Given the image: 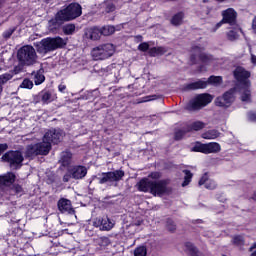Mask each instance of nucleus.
<instances>
[{"instance_id":"nucleus-1","label":"nucleus","mask_w":256,"mask_h":256,"mask_svg":"<svg viewBox=\"0 0 256 256\" xmlns=\"http://www.w3.org/2000/svg\"><path fill=\"white\" fill-rule=\"evenodd\" d=\"M34 47L40 55H47V53L57 51V49H65V47H67V41L60 36L46 37L41 41L36 42Z\"/></svg>"},{"instance_id":"nucleus-2","label":"nucleus","mask_w":256,"mask_h":256,"mask_svg":"<svg viewBox=\"0 0 256 256\" xmlns=\"http://www.w3.org/2000/svg\"><path fill=\"white\" fill-rule=\"evenodd\" d=\"M52 149L51 143L47 142L45 138L42 139V142L36 144H30L26 148L25 157L26 159H35L39 155H47Z\"/></svg>"},{"instance_id":"nucleus-3","label":"nucleus","mask_w":256,"mask_h":256,"mask_svg":"<svg viewBox=\"0 0 256 256\" xmlns=\"http://www.w3.org/2000/svg\"><path fill=\"white\" fill-rule=\"evenodd\" d=\"M136 187L140 193H151L152 195L161 197V181L144 177L137 182Z\"/></svg>"},{"instance_id":"nucleus-4","label":"nucleus","mask_w":256,"mask_h":256,"mask_svg":"<svg viewBox=\"0 0 256 256\" xmlns=\"http://www.w3.org/2000/svg\"><path fill=\"white\" fill-rule=\"evenodd\" d=\"M17 59L21 65H35L37 63V52L33 46L24 45L18 50Z\"/></svg>"},{"instance_id":"nucleus-5","label":"nucleus","mask_w":256,"mask_h":256,"mask_svg":"<svg viewBox=\"0 0 256 256\" xmlns=\"http://www.w3.org/2000/svg\"><path fill=\"white\" fill-rule=\"evenodd\" d=\"M1 159L3 163H8L10 169H13V171H19L23 167V161H25L23 153L19 150L7 151L2 155Z\"/></svg>"},{"instance_id":"nucleus-6","label":"nucleus","mask_w":256,"mask_h":256,"mask_svg":"<svg viewBox=\"0 0 256 256\" xmlns=\"http://www.w3.org/2000/svg\"><path fill=\"white\" fill-rule=\"evenodd\" d=\"M115 53V46L111 43L99 45L92 50V57L95 61L109 59Z\"/></svg>"},{"instance_id":"nucleus-7","label":"nucleus","mask_w":256,"mask_h":256,"mask_svg":"<svg viewBox=\"0 0 256 256\" xmlns=\"http://www.w3.org/2000/svg\"><path fill=\"white\" fill-rule=\"evenodd\" d=\"M213 101V96L208 93L199 94L193 100H190L186 106L188 111H199L201 107H207Z\"/></svg>"},{"instance_id":"nucleus-8","label":"nucleus","mask_w":256,"mask_h":256,"mask_svg":"<svg viewBox=\"0 0 256 256\" xmlns=\"http://www.w3.org/2000/svg\"><path fill=\"white\" fill-rule=\"evenodd\" d=\"M221 83H223V77L211 75L207 81L198 80L187 84L186 89L197 91V89H207L208 85H221Z\"/></svg>"},{"instance_id":"nucleus-9","label":"nucleus","mask_w":256,"mask_h":256,"mask_svg":"<svg viewBox=\"0 0 256 256\" xmlns=\"http://www.w3.org/2000/svg\"><path fill=\"white\" fill-rule=\"evenodd\" d=\"M58 12H60L64 20L73 21V19H77V17H81V15H83V8L79 3H71L66 8Z\"/></svg>"},{"instance_id":"nucleus-10","label":"nucleus","mask_w":256,"mask_h":256,"mask_svg":"<svg viewBox=\"0 0 256 256\" xmlns=\"http://www.w3.org/2000/svg\"><path fill=\"white\" fill-rule=\"evenodd\" d=\"M194 153H203L204 155H210V153H219L221 151V144L217 142H209L203 144L196 142L192 147Z\"/></svg>"},{"instance_id":"nucleus-11","label":"nucleus","mask_w":256,"mask_h":256,"mask_svg":"<svg viewBox=\"0 0 256 256\" xmlns=\"http://www.w3.org/2000/svg\"><path fill=\"white\" fill-rule=\"evenodd\" d=\"M125 177V171L123 170H115L109 172H103L100 177H98V181L100 185H105V183H119L121 179Z\"/></svg>"},{"instance_id":"nucleus-12","label":"nucleus","mask_w":256,"mask_h":256,"mask_svg":"<svg viewBox=\"0 0 256 256\" xmlns=\"http://www.w3.org/2000/svg\"><path fill=\"white\" fill-rule=\"evenodd\" d=\"M191 51L198 53V59H199L200 63H202L198 67L199 71H203L205 65H211V63H213V61H215V57L212 54L203 52V51H205L204 47L194 45L191 47Z\"/></svg>"},{"instance_id":"nucleus-13","label":"nucleus","mask_w":256,"mask_h":256,"mask_svg":"<svg viewBox=\"0 0 256 256\" xmlns=\"http://www.w3.org/2000/svg\"><path fill=\"white\" fill-rule=\"evenodd\" d=\"M233 75L236 81H238L241 86L251 87V81L249 80V77H251V72L245 70V68L241 66H238L233 71Z\"/></svg>"},{"instance_id":"nucleus-14","label":"nucleus","mask_w":256,"mask_h":256,"mask_svg":"<svg viewBox=\"0 0 256 256\" xmlns=\"http://www.w3.org/2000/svg\"><path fill=\"white\" fill-rule=\"evenodd\" d=\"M235 88H231L226 91L221 97H217L215 100L217 107H225L227 109L230 105H233L235 101Z\"/></svg>"},{"instance_id":"nucleus-15","label":"nucleus","mask_w":256,"mask_h":256,"mask_svg":"<svg viewBox=\"0 0 256 256\" xmlns=\"http://www.w3.org/2000/svg\"><path fill=\"white\" fill-rule=\"evenodd\" d=\"M44 141L50 143V145H59L63 141V131L57 129L48 130L43 137Z\"/></svg>"},{"instance_id":"nucleus-16","label":"nucleus","mask_w":256,"mask_h":256,"mask_svg":"<svg viewBox=\"0 0 256 256\" xmlns=\"http://www.w3.org/2000/svg\"><path fill=\"white\" fill-rule=\"evenodd\" d=\"M94 227H99L100 231H111L114 227L113 222L108 216H99L93 222Z\"/></svg>"},{"instance_id":"nucleus-17","label":"nucleus","mask_w":256,"mask_h":256,"mask_svg":"<svg viewBox=\"0 0 256 256\" xmlns=\"http://www.w3.org/2000/svg\"><path fill=\"white\" fill-rule=\"evenodd\" d=\"M65 21H67L58 11L55 15V18H52L49 21V30L52 33H57V31H59V29H61V27L63 26V23H65Z\"/></svg>"},{"instance_id":"nucleus-18","label":"nucleus","mask_w":256,"mask_h":256,"mask_svg":"<svg viewBox=\"0 0 256 256\" xmlns=\"http://www.w3.org/2000/svg\"><path fill=\"white\" fill-rule=\"evenodd\" d=\"M222 23L235 25V23H237V11L233 8H227L222 11Z\"/></svg>"},{"instance_id":"nucleus-19","label":"nucleus","mask_w":256,"mask_h":256,"mask_svg":"<svg viewBox=\"0 0 256 256\" xmlns=\"http://www.w3.org/2000/svg\"><path fill=\"white\" fill-rule=\"evenodd\" d=\"M15 181H17V175L13 172H6L5 174L0 175V189L13 186Z\"/></svg>"},{"instance_id":"nucleus-20","label":"nucleus","mask_w":256,"mask_h":256,"mask_svg":"<svg viewBox=\"0 0 256 256\" xmlns=\"http://www.w3.org/2000/svg\"><path fill=\"white\" fill-rule=\"evenodd\" d=\"M57 205L60 213H68L69 215H73V213H75L73 205L71 204V200L67 198H61Z\"/></svg>"},{"instance_id":"nucleus-21","label":"nucleus","mask_w":256,"mask_h":256,"mask_svg":"<svg viewBox=\"0 0 256 256\" xmlns=\"http://www.w3.org/2000/svg\"><path fill=\"white\" fill-rule=\"evenodd\" d=\"M199 187H202L204 185L205 189H208L210 191H213L217 189V182L213 179H209V173L206 172L202 175L198 182Z\"/></svg>"},{"instance_id":"nucleus-22","label":"nucleus","mask_w":256,"mask_h":256,"mask_svg":"<svg viewBox=\"0 0 256 256\" xmlns=\"http://www.w3.org/2000/svg\"><path fill=\"white\" fill-rule=\"evenodd\" d=\"M68 173L72 175V179H83L87 175V168L85 166L76 165L69 168Z\"/></svg>"},{"instance_id":"nucleus-23","label":"nucleus","mask_w":256,"mask_h":256,"mask_svg":"<svg viewBox=\"0 0 256 256\" xmlns=\"http://www.w3.org/2000/svg\"><path fill=\"white\" fill-rule=\"evenodd\" d=\"M101 29L97 26L90 27L84 32V39H89L90 41H99L101 39Z\"/></svg>"},{"instance_id":"nucleus-24","label":"nucleus","mask_w":256,"mask_h":256,"mask_svg":"<svg viewBox=\"0 0 256 256\" xmlns=\"http://www.w3.org/2000/svg\"><path fill=\"white\" fill-rule=\"evenodd\" d=\"M72 159L73 153H71L70 151H64L61 153L59 163L62 167H69V165H71Z\"/></svg>"},{"instance_id":"nucleus-25","label":"nucleus","mask_w":256,"mask_h":256,"mask_svg":"<svg viewBox=\"0 0 256 256\" xmlns=\"http://www.w3.org/2000/svg\"><path fill=\"white\" fill-rule=\"evenodd\" d=\"M157 99H161V95L159 94H153L144 96L141 98H137L134 102H132L133 105H141V103H149L150 101H157Z\"/></svg>"},{"instance_id":"nucleus-26","label":"nucleus","mask_w":256,"mask_h":256,"mask_svg":"<svg viewBox=\"0 0 256 256\" xmlns=\"http://www.w3.org/2000/svg\"><path fill=\"white\" fill-rule=\"evenodd\" d=\"M184 19H185V12L180 11L172 16L170 23L174 27H179V26L183 25Z\"/></svg>"},{"instance_id":"nucleus-27","label":"nucleus","mask_w":256,"mask_h":256,"mask_svg":"<svg viewBox=\"0 0 256 256\" xmlns=\"http://www.w3.org/2000/svg\"><path fill=\"white\" fill-rule=\"evenodd\" d=\"M43 73V68H40L38 71H33L31 73V77H33L35 85H42V83H45V75Z\"/></svg>"},{"instance_id":"nucleus-28","label":"nucleus","mask_w":256,"mask_h":256,"mask_svg":"<svg viewBox=\"0 0 256 256\" xmlns=\"http://www.w3.org/2000/svg\"><path fill=\"white\" fill-rule=\"evenodd\" d=\"M241 93V101L243 103L251 102V86H240Z\"/></svg>"},{"instance_id":"nucleus-29","label":"nucleus","mask_w":256,"mask_h":256,"mask_svg":"<svg viewBox=\"0 0 256 256\" xmlns=\"http://www.w3.org/2000/svg\"><path fill=\"white\" fill-rule=\"evenodd\" d=\"M94 244L97 247H108V245H111V240L107 236H100L94 238Z\"/></svg>"},{"instance_id":"nucleus-30","label":"nucleus","mask_w":256,"mask_h":256,"mask_svg":"<svg viewBox=\"0 0 256 256\" xmlns=\"http://www.w3.org/2000/svg\"><path fill=\"white\" fill-rule=\"evenodd\" d=\"M148 247H149V242H146L142 245H138L134 249V256H147Z\"/></svg>"},{"instance_id":"nucleus-31","label":"nucleus","mask_w":256,"mask_h":256,"mask_svg":"<svg viewBox=\"0 0 256 256\" xmlns=\"http://www.w3.org/2000/svg\"><path fill=\"white\" fill-rule=\"evenodd\" d=\"M185 247L191 256H205L203 253L199 252L197 247H195V245H193L191 242H186Z\"/></svg>"},{"instance_id":"nucleus-32","label":"nucleus","mask_w":256,"mask_h":256,"mask_svg":"<svg viewBox=\"0 0 256 256\" xmlns=\"http://www.w3.org/2000/svg\"><path fill=\"white\" fill-rule=\"evenodd\" d=\"M232 245H235V247H245V237L243 235H234L232 237Z\"/></svg>"},{"instance_id":"nucleus-33","label":"nucleus","mask_w":256,"mask_h":256,"mask_svg":"<svg viewBox=\"0 0 256 256\" xmlns=\"http://www.w3.org/2000/svg\"><path fill=\"white\" fill-rule=\"evenodd\" d=\"M40 97H41V101L44 104H48L51 103V101H53V99H51V97H53V95L51 94V91L49 90H44L40 93Z\"/></svg>"},{"instance_id":"nucleus-34","label":"nucleus","mask_w":256,"mask_h":256,"mask_svg":"<svg viewBox=\"0 0 256 256\" xmlns=\"http://www.w3.org/2000/svg\"><path fill=\"white\" fill-rule=\"evenodd\" d=\"M182 173H184V181L182 182V187H187L189 183H191L193 179V173L191 170H183Z\"/></svg>"},{"instance_id":"nucleus-35","label":"nucleus","mask_w":256,"mask_h":256,"mask_svg":"<svg viewBox=\"0 0 256 256\" xmlns=\"http://www.w3.org/2000/svg\"><path fill=\"white\" fill-rule=\"evenodd\" d=\"M101 34L104 35V37H109V35H113L115 33V26L107 25L103 26L101 29Z\"/></svg>"},{"instance_id":"nucleus-36","label":"nucleus","mask_w":256,"mask_h":256,"mask_svg":"<svg viewBox=\"0 0 256 256\" xmlns=\"http://www.w3.org/2000/svg\"><path fill=\"white\" fill-rule=\"evenodd\" d=\"M173 193L172 187H167V180H161V195H171Z\"/></svg>"},{"instance_id":"nucleus-37","label":"nucleus","mask_w":256,"mask_h":256,"mask_svg":"<svg viewBox=\"0 0 256 256\" xmlns=\"http://www.w3.org/2000/svg\"><path fill=\"white\" fill-rule=\"evenodd\" d=\"M13 79V74L11 73H4L0 75V89L3 91V86Z\"/></svg>"},{"instance_id":"nucleus-38","label":"nucleus","mask_w":256,"mask_h":256,"mask_svg":"<svg viewBox=\"0 0 256 256\" xmlns=\"http://www.w3.org/2000/svg\"><path fill=\"white\" fill-rule=\"evenodd\" d=\"M203 139H217L219 137V131L213 129L208 130L206 133L202 134Z\"/></svg>"},{"instance_id":"nucleus-39","label":"nucleus","mask_w":256,"mask_h":256,"mask_svg":"<svg viewBox=\"0 0 256 256\" xmlns=\"http://www.w3.org/2000/svg\"><path fill=\"white\" fill-rule=\"evenodd\" d=\"M166 229L170 233H175V231H177V224H175V221H173V219L167 218V220H166Z\"/></svg>"},{"instance_id":"nucleus-40","label":"nucleus","mask_w":256,"mask_h":256,"mask_svg":"<svg viewBox=\"0 0 256 256\" xmlns=\"http://www.w3.org/2000/svg\"><path fill=\"white\" fill-rule=\"evenodd\" d=\"M201 129H205V123H203V122H201V121L193 122V123L189 126V130H190V131H201Z\"/></svg>"},{"instance_id":"nucleus-41","label":"nucleus","mask_w":256,"mask_h":256,"mask_svg":"<svg viewBox=\"0 0 256 256\" xmlns=\"http://www.w3.org/2000/svg\"><path fill=\"white\" fill-rule=\"evenodd\" d=\"M64 35H73L75 33V24H66L62 27Z\"/></svg>"},{"instance_id":"nucleus-42","label":"nucleus","mask_w":256,"mask_h":256,"mask_svg":"<svg viewBox=\"0 0 256 256\" xmlns=\"http://www.w3.org/2000/svg\"><path fill=\"white\" fill-rule=\"evenodd\" d=\"M187 135V130L178 129L174 132V141H181Z\"/></svg>"},{"instance_id":"nucleus-43","label":"nucleus","mask_w":256,"mask_h":256,"mask_svg":"<svg viewBox=\"0 0 256 256\" xmlns=\"http://www.w3.org/2000/svg\"><path fill=\"white\" fill-rule=\"evenodd\" d=\"M163 169L165 171H171L173 169H177V164L173 163V161H165L163 163Z\"/></svg>"},{"instance_id":"nucleus-44","label":"nucleus","mask_w":256,"mask_h":256,"mask_svg":"<svg viewBox=\"0 0 256 256\" xmlns=\"http://www.w3.org/2000/svg\"><path fill=\"white\" fill-rule=\"evenodd\" d=\"M17 31V27L9 28L8 30L4 31L2 34L3 39H11V35H13Z\"/></svg>"},{"instance_id":"nucleus-45","label":"nucleus","mask_w":256,"mask_h":256,"mask_svg":"<svg viewBox=\"0 0 256 256\" xmlns=\"http://www.w3.org/2000/svg\"><path fill=\"white\" fill-rule=\"evenodd\" d=\"M20 87H21L22 89H31V88L33 87V81H31V79H29V78H25V79L22 81Z\"/></svg>"},{"instance_id":"nucleus-46","label":"nucleus","mask_w":256,"mask_h":256,"mask_svg":"<svg viewBox=\"0 0 256 256\" xmlns=\"http://www.w3.org/2000/svg\"><path fill=\"white\" fill-rule=\"evenodd\" d=\"M159 53H161V47H152L148 49V55L150 57H156Z\"/></svg>"},{"instance_id":"nucleus-47","label":"nucleus","mask_w":256,"mask_h":256,"mask_svg":"<svg viewBox=\"0 0 256 256\" xmlns=\"http://www.w3.org/2000/svg\"><path fill=\"white\" fill-rule=\"evenodd\" d=\"M238 37V34L235 30H230L227 32L228 41H235Z\"/></svg>"},{"instance_id":"nucleus-48","label":"nucleus","mask_w":256,"mask_h":256,"mask_svg":"<svg viewBox=\"0 0 256 256\" xmlns=\"http://www.w3.org/2000/svg\"><path fill=\"white\" fill-rule=\"evenodd\" d=\"M116 7L113 2H107L105 6V13H113L115 11Z\"/></svg>"},{"instance_id":"nucleus-49","label":"nucleus","mask_w":256,"mask_h":256,"mask_svg":"<svg viewBox=\"0 0 256 256\" xmlns=\"http://www.w3.org/2000/svg\"><path fill=\"white\" fill-rule=\"evenodd\" d=\"M138 51H142V53H147L149 51V43L142 42L138 45Z\"/></svg>"},{"instance_id":"nucleus-50","label":"nucleus","mask_w":256,"mask_h":256,"mask_svg":"<svg viewBox=\"0 0 256 256\" xmlns=\"http://www.w3.org/2000/svg\"><path fill=\"white\" fill-rule=\"evenodd\" d=\"M13 191L16 193V195H20V193H23V186L20 184H13Z\"/></svg>"},{"instance_id":"nucleus-51","label":"nucleus","mask_w":256,"mask_h":256,"mask_svg":"<svg viewBox=\"0 0 256 256\" xmlns=\"http://www.w3.org/2000/svg\"><path fill=\"white\" fill-rule=\"evenodd\" d=\"M154 179V181H160V180H157V179H160L161 178V173L160 172H152L148 175V179Z\"/></svg>"},{"instance_id":"nucleus-52","label":"nucleus","mask_w":256,"mask_h":256,"mask_svg":"<svg viewBox=\"0 0 256 256\" xmlns=\"http://www.w3.org/2000/svg\"><path fill=\"white\" fill-rule=\"evenodd\" d=\"M21 233H23V230H21L20 227H15L13 228L11 235H13V237H17L21 235Z\"/></svg>"},{"instance_id":"nucleus-53","label":"nucleus","mask_w":256,"mask_h":256,"mask_svg":"<svg viewBox=\"0 0 256 256\" xmlns=\"http://www.w3.org/2000/svg\"><path fill=\"white\" fill-rule=\"evenodd\" d=\"M248 120L251 121L252 123H256V112H249Z\"/></svg>"},{"instance_id":"nucleus-54","label":"nucleus","mask_w":256,"mask_h":256,"mask_svg":"<svg viewBox=\"0 0 256 256\" xmlns=\"http://www.w3.org/2000/svg\"><path fill=\"white\" fill-rule=\"evenodd\" d=\"M9 149V145H7V143H2L0 144V157H1V154L4 152V151H7Z\"/></svg>"},{"instance_id":"nucleus-55","label":"nucleus","mask_w":256,"mask_h":256,"mask_svg":"<svg viewBox=\"0 0 256 256\" xmlns=\"http://www.w3.org/2000/svg\"><path fill=\"white\" fill-rule=\"evenodd\" d=\"M66 90H67V85H65L63 82L59 84L58 91H60V93H65Z\"/></svg>"},{"instance_id":"nucleus-56","label":"nucleus","mask_w":256,"mask_h":256,"mask_svg":"<svg viewBox=\"0 0 256 256\" xmlns=\"http://www.w3.org/2000/svg\"><path fill=\"white\" fill-rule=\"evenodd\" d=\"M73 178V176L71 175V173H67L63 176V181L64 183H69L70 179Z\"/></svg>"},{"instance_id":"nucleus-57","label":"nucleus","mask_w":256,"mask_h":256,"mask_svg":"<svg viewBox=\"0 0 256 256\" xmlns=\"http://www.w3.org/2000/svg\"><path fill=\"white\" fill-rule=\"evenodd\" d=\"M190 61H191L192 65H197V55L191 54Z\"/></svg>"},{"instance_id":"nucleus-58","label":"nucleus","mask_w":256,"mask_h":256,"mask_svg":"<svg viewBox=\"0 0 256 256\" xmlns=\"http://www.w3.org/2000/svg\"><path fill=\"white\" fill-rule=\"evenodd\" d=\"M252 29H253L254 33L256 34V15L254 16V18L252 20Z\"/></svg>"},{"instance_id":"nucleus-59","label":"nucleus","mask_w":256,"mask_h":256,"mask_svg":"<svg viewBox=\"0 0 256 256\" xmlns=\"http://www.w3.org/2000/svg\"><path fill=\"white\" fill-rule=\"evenodd\" d=\"M21 71H22L21 66H15V67H14V73H15V75L21 73Z\"/></svg>"},{"instance_id":"nucleus-60","label":"nucleus","mask_w":256,"mask_h":256,"mask_svg":"<svg viewBox=\"0 0 256 256\" xmlns=\"http://www.w3.org/2000/svg\"><path fill=\"white\" fill-rule=\"evenodd\" d=\"M225 24V22H223V20H221L220 22H218L216 24V29H219V27H221V25Z\"/></svg>"},{"instance_id":"nucleus-61","label":"nucleus","mask_w":256,"mask_h":256,"mask_svg":"<svg viewBox=\"0 0 256 256\" xmlns=\"http://www.w3.org/2000/svg\"><path fill=\"white\" fill-rule=\"evenodd\" d=\"M251 61H252V63H254V65L256 64V56L255 55L251 56Z\"/></svg>"},{"instance_id":"nucleus-62","label":"nucleus","mask_w":256,"mask_h":256,"mask_svg":"<svg viewBox=\"0 0 256 256\" xmlns=\"http://www.w3.org/2000/svg\"><path fill=\"white\" fill-rule=\"evenodd\" d=\"M253 249H256V242L252 244V247L249 248V251L251 252L253 251Z\"/></svg>"},{"instance_id":"nucleus-63","label":"nucleus","mask_w":256,"mask_h":256,"mask_svg":"<svg viewBox=\"0 0 256 256\" xmlns=\"http://www.w3.org/2000/svg\"><path fill=\"white\" fill-rule=\"evenodd\" d=\"M251 199H253V201H256V192L253 193Z\"/></svg>"},{"instance_id":"nucleus-64","label":"nucleus","mask_w":256,"mask_h":256,"mask_svg":"<svg viewBox=\"0 0 256 256\" xmlns=\"http://www.w3.org/2000/svg\"><path fill=\"white\" fill-rule=\"evenodd\" d=\"M250 256H256V250L252 252Z\"/></svg>"}]
</instances>
